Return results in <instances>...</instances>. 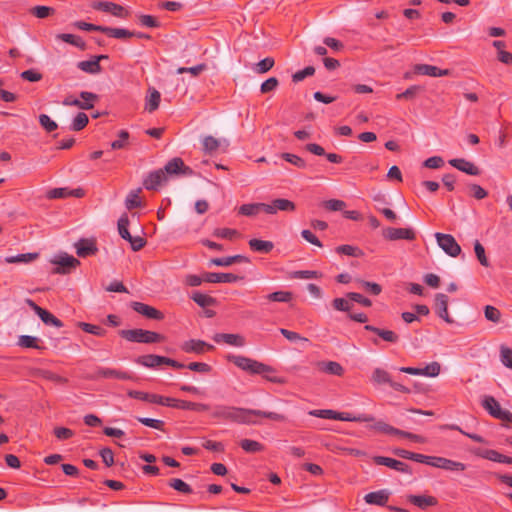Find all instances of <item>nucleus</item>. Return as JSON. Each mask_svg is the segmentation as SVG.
<instances>
[{
    "label": "nucleus",
    "instance_id": "nucleus-1",
    "mask_svg": "<svg viewBox=\"0 0 512 512\" xmlns=\"http://www.w3.org/2000/svg\"><path fill=\"white\" fill-rule=\"evenodd\" d=\"M213 418L230 421L244 425H260V418H267L275 422H286L287 416L282 413L268 412L258 409H248L227 405H215L211 408Z\"/></svg>",
    "mask_w": 512,
    "mask_h": 512
},
{
    "label": "nucleus",
    "instance_id": "nucleus-2",
    "mask_svg": "<svg viewBox=\"0 0 512 512\" xmlns=\"http://www.w3.org/2000/svg\"><path fill=\"white\" fill-rule=\"evenodd\" d=\"M227 360L229 362H232L234 365H236L239 369L252 374V375H262L267 380H269L272 383H282V379L279 377H269L267 374L274 372V368L264 364L262 362H259L257 360H254L252 358L242 356V355H234L229 354L227 355Z\"/></svg>",
    "mask_w": 512,
    "mask_h": 512
},
{
    "label": "nucleus",
    "instance_id": "nucleus-3",
    "mask_svg": "<svg viewBox=\"0 0 512 512\" xmlns=\"http://www.w3.org/2000/svg\"><path fill=\"white\" fill-rule=\"evenodd\" d=\"M119 335L125 340L134 343L151 344L162 342L164 340L163 335L154 331L144 330L140 328L120 330Z\"/></svg>",
    "mask_w": 512,
    "mask_h": 512
},
{
    "label": "nucleus",
    "instance_id": "nucleus-4",
    "mask_svg": "<svg viewBox=\"0 0 512 512\" xmlns=\"http://www.w3.org/2000/svg\"><path fill=\"white\" fill-rule=\"evenodd\" d=\"M51 263L57 266L53 270L54 274H69L80 265V261L77 258L67 253L55 256Z\"/></svg>",
    "mask_w": 512,
    "mask_h": 512
},
{
    "label": "nucleus",
    "instance_id": "nucleus-5",
    "mask_svg": "<svg viewBox=\"0 0 512 512\" xmlns=\"http://www.w3.org/2000/svg\"><path fill=\"white\" fill-rule=\"evenodd\" d=\"M102 378L129 380V381L136 380V377L131 372L120 370V369L108 368V367H98L95 371L93 379L98 380V379H102Z\"/></svg>",
    "mask_w": 512,
    "mask_h": 512
},
{
    "label": "nucleus",
    "instance_id": "nucleus-6",
    "mask_svg": "<svg viewBox=\"0 0 512 512\" xmlns=\"http://www.w3.org/2000/svg\"><path fill=\"white\" fill-rule=\"evenodd\" d=\"M435 238L439 247L449 256L457 257L461 253V247L456 242L455 238L450 234L437 232Z\"/></svg>",
    "mask_w": 512,
    "mask_h": 512
},
{
    "label": "nucleus",
    "instance_id": "nucleus-7",
    "mask_svg": "<svg viewBox=\"0 0 512 512\" xmlns=\"http://www.w3.org/2000/svg\"><path fill=\"white\" fill-rule=\"evenodd\" d=\"M95 10L110 13L115 17L125 19L129 16V12L121 5L109 1H95L91 4Z\"/></svg>",
    "mask_w": 512,
    "mask_h": 512
},
{
    "label": "nucleus",
    "instance_id": "nucleus-8",
    "mask_svg": "<svg viewBox=\"0 0 512 512\" xmlns=\"http://www.w3.org/2000/svg\"><path fill=\"white\" fill-rule=\"evenodd\" d=\"M162 170L166 173L167 178L174 175L191 176L193 174V170L189 166H186L184 161L179 157L169 160Z\"/></svg>",
    "mask_w": 512,
    "mask_h": 512
},
{
    "label": "nucleus",
    "instance_id": "nucleus-9",
    "mask_svg": "<svg viewBox=\"0 0 512 512\" xmlns=\"http://www.w3.org/2000/svg\"><path fill=\"white\" fill-rule=\"evenodd\" d=\"M382 235L385 239L390 240V241H397V240L413 241L416 238V234L412 228L388 227L382 231Z\"/></svg>",
    "mask_w": 512,
    "mask_h": 512
},
{
    "label": "nucleus",
    "instance_id": "nucleus-10",
    "mask_svg": "<svg viewBox=\"0 0 512 512\" xmlns=\"http://www.w3.org/2000/svg\"><path fill=\"white\" fill-rule=\"evenodd\" d=\"M76 254L81 258L94 256L98 252L96 240L94 238H81L75 242Z\"/></svg>",
    "mask_w": 512,
    "mask_h": 512
},
{
    "label": "nucleus",
    "instance_id": "nucleus-11",
    "mask_svg": "<svg viewBox=\"0 0 512 512\" xmlns=\"http://www.w3.org/2000/svg\"><path fill=\"white\" fill-rule=\"evenodd\" d=\"M168 181L166 173L162 169L150 172L143 180V186L147 190H158Z\"/></svg>",
    "mask_w": 512,
    "mask_h": 512
},
{
    "label": "nucleus",
    "instance_id": "nucleus-12",
    "mask_svg": "<svg viewBox=\"0 0 512 512\" xmlns=\"http://www.w3.org/2000/svg\"><path fill=\"white\" fill-rule=\"evenodd\" d=\"M471 452L480 458L487 459L497 463H511L512 460L510 456L503 455L494 449H483V448H475L471 450Z\"/></svg>",
    "mask_w": 512,
    "mask_h": 512
},
{
    "label": "nucleus",
    "instance_id": "nucleus-13",
    "mask_svg": "<svg viewBox=\"0 0 512 512\" xmlns=\"http://www.w3.org/2000/svg\"><path fill=\"white\" fill-rule=\"evenodd\" d=\"M131 308L141 314L142 316L148 318V319H153V320H162L164 319V314L150 306V305H147L145 303H142V302H137V301H134V302H131Z\"/></svg>",
    "mask_w": 512,
    "mask_h": 512
},
{
    "label": "nucleus",
    "instance_id": "nucleus-14",
    "mask_svg": "<svg viewBox=\"0 0 512 512\" xmlns=\"http://www.w3.org/2000/svg\"><path fill=\"white\" fill-rule=\"evenodd\" d=\"M294 210V202L283 198L274 199L271 203H265L264 207V212L267 214H276L278 211L291 212Z\"/></svg>",
    "mask_w": 512,
    "mask_h": 512
},
{
    "label": "nucleus",
    "instance_id": "nucleus-15",
    "mask_svg": "<svg viewBox=\"0 0 512 512\" xmlns=\"http://www.w3.org/2000/svg\"><path fill=\"white\" fill-rule=\"evenodd\" d=\"M242 276L233 273H217L206 272L204 273V280L208 283H235L242 280Z\"/></svg>",
    "mask_w": 512,
    "mask_h": 512
},
{
    "label": "nucleus",
    "instance_id": "nucleus-16",
    "mask_svg": "<svg viewBox=\"0 0 512 512\" xmlns=\"http://www.w3.org/2000/svg\"><path fill=\"white\" fill-rule=\"evenodd\" d=\"M373 461L377 465L387 466V467L394 469L401 473H410L411 472L409 466L406 463L396 460L394 458L385 457V456H375L373 458Z\"/></svg>",
    "mask_w": 512,
    "mask_h": 512
},
{
    "label": "nucleus",
    "instance_id": "nucleus-17",
    "mask_svg": "<svg viewBox=\"0 0 512 512\" xmlns=\"http://www.w3.org/2000/svg\"><path fill=\"white\" fill-rule=\"evenodd\" d=\"M214 346L203 340L191 339L181 344V350L185 353L203 354L205 350H212Z\"/></svg>",
    "mask_w": 512,
    "mask_h": 512
},
{
    "label": "nucleus",
    "instance_id": "nucleus-18",
    "mask_svg": "<svg viewBox=\"0 0 512 512\" xmlns=\"http://www.w3.org/2000/svg\"><path fill=\"white\" fill-rule=\"evenodd\" d=\"M435 310L437 315L447 323H452L449 312H448V296L443 293H437L435 295Z\"/></svg>",
    "mask_w": 512,
    "mask_h": 512
},
{
    "label": "nucleus",
    "instance_id": "nucleus-19",
    "mask_svg": "<svg viewBox=\"0 0 512 512\" xmlns=\"http://www.w3.org/2000/svg\"><path fill=\"white\" fill-rule=\"evenodd\" d=\"M449 164L452 167H454L468 175L478 176L481 173L480 169L477 166H475L472 162H470L464 158L451 159V160H449Z\"/></svg>",
    "mask_w": 512,
    "mask_h": 512
},
{
    "label": "nucleus",
    "instance_id": "nucleus-20",
    "mask_svg": "<svg viewBox=\"0 0 512 512\" xmlns=\"http://www.w3.org/2000/svg\"><path fill=\"white\" fill-rule=\"evenodd\" d=\"M76 197L81 198L84 196V190L81 188L77 189H68V188H54L48 191L47 198L49 199H61L67 197Z\"/></svg>",
    "mask_w": 512,
    "mask_h": 512
},
{
    "label": "nucleus",
    "instance_id": "nucleus-21",
    "mask_svg": "<svg viewBox=\"0 0 512 512\" xmlns=\"http://www.w3.org/2000/svg\"><path fill=\"white\" fill-rule=\"evenodd\" d=\"M213 340L216 343H226L235 347H242L245 345V339L239 334L232 333H217L213 336Z\"/></svg>",
    "mask_w": 512,
    "mask_h": 512
},
{
    "label": "nucleus",
    "instance_id": "nucleus-22",
    "mask_svg": "<svg viewBox=\"0 0 512 512\" xmlns=\"http://www.w3.org/2000/svg\"><path fill=\"white\" fill-rule=\"evenodd\" d=\"M389 496V491L383 489L366 494L364 500L370 505L384 506L388 502Z\"/></svg>",
    "mask_w": 512,
    "mask_h": 512
},
{
    "label": "nucleus",
    "instance_id": "nucleus-23",
    "mask_svg": "<svg viewBox=\"0 0 512 512\" xmlns=\"http://www.w3.org/2000/svg\"><path fill=\"white\" fill-rule=\"evenodd\" d=\"M77 68L81 71L95 75L102 71V67L99 64V57H92L90 60H84L77 63Z\"/></svg>",
    "mask_w": 512,
    "mask_h": 512
},
{
    "label": "nucleus",
    "instance_id": "nucleus-24",
    "mask_svg": "<svg viewBox=\"0 0 512 512\" xmlns=\"http://www.w3.org/2000/svg\"><path fill=\"white\" fill-rule=\"evenodd\" d=\"M248 263L250 262L249 258L244 255H234V256H227V257H221V258H213L210 260V265L215 266H223L227 267L234 263Z\"/></svg>",
    "mask_w": 512,
    "mask_h": 512
},
{
    "label": "nucleus",
    "instance_id": "nucleus-25",
    "mask_svg": "<svg viewBox=\"0 0 512 512\" xmlns=\"http://www.w3.org/2000/svg\"><path fill=\"white\" fill-rule=\"evenodd\" d=\"M364 329L366 331H370L377 334L381 339H383L386 342L396 343L399 340V336L391 330L380 329L369 324L365 325Z\"/></svg>",
    "mask_w": 512,
    "mask_h": 512
},
{
    "label": "nucleus",
    "instance_id": "nucleus-26",
    "mask_svg": "<svg viewBox=\"0 0 512 512\" xmlns=\"http://www.w3.org/2000/svg\"><path fill=\"white\" fill-rule=\"evenodd\" d=\"M408 501L421 509H425L429 506H435L438 503L435 497L426 495H409Z\"/></svg>",
    "mask_w": 512,
    "mask_h": 512
},
{
    "label": "nucleus",
    "instance_id": "nucleus-27",
    "mask_svg": "<svg viewBox=\"0 0 512 512\" xmlns=\"http://www.w3.org/2000/svg\"><path fill=\"white\" fill-rule=\"evenodd\" d=\"M56 39L61 40L65 43L71 44L80 50L84 51L87 49L86 42L78 35L61 33L56 35Z\"/></svg>",
    "mask_w": 512,
    "mask_h": 512
},
{
    "label": "nucleus",
    "instance_id": "nucleus-28",
    "mask_svg": "<svg viewBox=\"0 0 512 512\" xmlns=\"http://www.w3.org/2000/svg\"><path fill=\"white\" fill-rule=\"evenodd\" d=\"M35 313L39 316V318L46 325H51V326H54L57 328H61L63 326V323L61 320H59L52 313H50L49 311H47L41 307H35Z\"/></svg>",
    "mask_w": 512,
    "mask_h": 512
},
{
    "label": "nucleus",
    "instance_id": "nucleus-29",
    "mask_svg": "<svg viewBox=\"0 0 512 512\" xmlns=\"http://www.w3.org/2000/svg\"><path fill=\"white\" fill-rule=\"evenodd\" d=\"M248 244L252 251L264 254L270 253L274 248L273 242L256 238L249 240Z\"/></svg>",
    "mask_w": 512,
    "mask_h": 512
},
{
    "label": "nucleus",
    "instance_id": "nucleus-30",
    "mask_svg": "<svg viewBox=\"0 0 512 512\" xmlns=\"http://www.w3.org/2000/svg\"><path fill=\"white\" fill-rule=\"evenodd\" d=\"M163 359H164V356L149 354V355L140 356L136 360V362L144 367H147V368H155V367L163 364Z\"/></svg>",
    "mask_w": 512,
    "mask_h": 512
},
{
    "label": "nucleus",
    "instance_id": "nucleus-31",
    "mask_svg": "<svg viewBox=\"0 0 512 512\" xmlns=\"http://www.w3.org/2000/svg\"><path fill=\"white\" fill-rule=\"evenodd\" d=\"M156 404L186 410L187 401L158 395Z\"/></svg>",
    "mask_w": 512,
    "mask_h": 512
},
{
    "label": "nucleus",
    "instance_id": "nucleus-32",
    "mask_svg": "<svg viewBox=\"0 0 512 512\" xmlns=\"http://www.w3.org/2000/svg\"><path fill=\"white\" fill-rule=\"evenodd\" d=\"M80 105H78V108L82 110H89L94 107V102H96L99 99V96L95 93L88 92V91H82L80 92Z\"/></svg>",
    "mask_w": 512,
    "mask_h": 512
},
{
    "label": "nucleus",
    "instance_id": "nucleus-33",
    "mask_svg": "<svg viewBox=\"0 0 512 512\" xmlns=\"http://www.w3.org/2000/svg\"><path fill=\"white\" fill-rule=\"evenodd\" d=\"M265 203H248L239 207L238 213L244 216H255L259 211H264Z\"/></svg>",
    "mask_w": 512,
    "mask_h": 512
},
{
    "label": "nucleus",
    "instance_id": "nucleus-34",
    "mask_svg": "<svg viewBox=\"0 0 512 512\" xmlns=\"http://www.w3.org/2000/svg\"><path fill=\"white\" fill-rule=\"evenodd\" d=\"M149 92L150 95L146 98L145 109L148 112L152 113L158 109L161 100V95L159 91H157L154 88H150Z\"/></svg>",
    "mask_w": 512,
    "mask_h": 512
},
{
    "label": "nucleus",
    "instance_id": "nucleus-35",
    "mask_svg": "<svg viewBox=\"0 0 512 512\" xmlns=\"http://www.w3.org/2000/svg\"><path fill=\"white\" fill-rule=\"evenodd\" d=\"M40 339L35 336L21 335L18 338L17 345L23 348H33L41 350L42 346L39 345Z\"/></svg>",
    "mask_w": 512,
    "mask_h": 512
},
{
    "label": "nucleus",
    "instance_id": "nucleus-36",
    "mask_svg": "<svg viewBox=\"0 0 512 512\" xmlns=\"http://www.w3.org/2000/svg\"><path fill=\"white\" fill-rule=\"evenodd\" d=\"M104 34L116 39H125L133 37L135 35V32L129 31L124 28H112L105 26Z\"/></svg>",
    "mask_w": 512,
    "mask_h": 512
},
{
    "label": "nucleus",
    "instance_id": "nucleus-37",
    "mask_svg": "<svg viewBox=\"0 0 512 512\" xmlns=\"http://www.w3.org/2000/svg\"><path fill=\"white\" fill-rule=\"evenodd\" d=\"M240 447L247 453H258L264 450V445L256 440L243 439L239 443Z\"/></svg>",
    "mask_w": 512,
    "mask_h": 512
},
{
    "label": "nucleus",
    "instance_id": "nucleus-38",
    "mask_svg": "<svg viewBox=\"0 0 512 512\" xmlns=\"http://www.w3.org/2000/svg\"><path fill=\"white\" fill-rule=\"evenodd\" d=\"M320 365H321V370L327 374H331V375H335V376H342L344 373V368L338 362L327 361V362H322Z\"/></svg>",
    "mask_w": 512,
    "mask_h": 512
},
{
    "label": "nucleus",
    "instance_id": "nucleus-39",
    "mask_svg": "<svg viewBox=\"0 0 512 512\" xmlns=\"http://www.w3.org/2000/svg\"><path fill=\"white\" fill-rule=\"evenodd\" d=\"M482 406L489 412L491 416L494 418L498 414V411H501L502 408L499 402L492 396H485L482 400Z\"/></svg>",
    "mask_w": 512,
    "mask_h": 512
},
{
    "label": "nucleus",
    "instance_id": "nucleus-40",
    "mask_svg": "<svg viewBox=\"0 0 512 512\" xmlns=\"http://www.w3.org/2000/svg\"><path fill=\"white\" fill-rule=\"evenodd\" d=\"M371 380L373 381V383L377 385H389L392 379L390 374L386 370L382 368H376L372 373Z\"/></svg>",
    "mask_w": 512,
    "mask_h": 512
},
{
    "label": "nucleus",
    "instance_id": "nucleus-41",
    "mask_svg": "<svg viewBox=\"0 0 512 512\" xmlns=\"http://www.w3.org/2000/svg\"><path fill=\"white\" fill-rule=\"evenodd\" d=\"M127 395L130 398L138 399V400H141L144 402L154 403V404L157 403V396H158L157 394H151V393L137 391V390H129L127 392Z\"/></svg>",
    "mask_w": 512,
    "mask_h": 512
},
{
    "label": "nucleus",
    "instance_id": "nucleus-42",
    "mask_svg": "<svg viewBox=\"0 0 512 512\" xmlns=\"http://www.w3.org/2000/svg\"><path fill=\"white\" fill-rule=\"evenodd\" d=\"M191 298L195 303H197L200 307L203 308L212 306L216 303L215 298L201 292H194Z\"/></svg>",
    "mask_w": 512,
    "mask_h": 512
},
{
    "label": "nucleus",
    "instance_id": "nucleus-43",
    "mask_svg": "<svg viewBox=\"0 0 512 512\" xmlns=\"http://www.w3.org/2000/svg\"><path fill=\"white\" fill-rule=\"evenodd\" d=\"M265 298L272 302H290L293 294L290 291H275L265 296Z\"/></svg>",
    "mask_w": 512,
    "mask_h": 512
},
{
    "label": "nucleus",
    "instance_id": "nucleus-44",
    "mask_svg": "<svg viewBox=\"0 0 512 512\" xmlns=\"http://www.w3.org/2000/svg\"><path fill=\"white\" fill-rule=\"evenodd\" d=\"M202 144L204 152L212 154L220 148L222 142L213 136H206L204 137Z\"/></svg>",
    "mask_w": 512,
    "mask_h": 512
},
{
    "label": "nucleus",
    "instance_id": "nucleus-45",
    "mask_svg": "<svg viewBox=\"0 0 512 512\" xmlns=\"http://www.w3.org/2000/svg\"><path fill=\"white\" fill-rule=\"evenodd\" d=\"M275 61L272 57H266L254 64L253 71L257 74H264L273 68Z\"/></svg>",
    "mask_w": 512,
    "mask_h": 512
},
{
    "label": "nucleus",
    "instance_id": "nucleus-46",
    "mask_svg": "<svg viewBox=\"0 0 512 512\" xmlns=\"http://www.w3.org/2000/svg\"><path fill=\"white\" fill-rule=\"evenodd\" d=\"M39 256L38 253H25L18 254L16 256H9L5 258L7 263H29L33 260L37 259Z\"/></svg>",
    "mask_w": 512,
    "mask_h": 512
},
{
    "label": "nucleus",
    "instance_id": "nucleus-47",
    "mask_svg": "<svg viewBox=\"0 0 512 512\" xmlns=\"http://www.w3.org/2000/svg\"><path fill=\"white\" fill-rule=\"evenodd\" d=\"M336 252L351 257H361L363 255V251L360 248L348 244L338 246Z\"/></svg>",
    "mask_w": 512,
    "mask_h": 512
},
{
    "label": "nucleus",
    "instance_id": "nucleus-48",
    "mask_svg": "<svg viewBox=\"0 0 512 512\" xmlns=\"http://www.w3.org/2000/svg\"><path fill=\"white\" fill-rule=\"evenodd\" d=\"M78 326L86 333L93 334L95 336L103 337L106 335V330L98 325L86 323V322H79Z\"/></svg>",
    "mask_w": 512,
    "mask_h": 512
},
{
    "label": "nucleus",
    "instance_id": "nucleus-49",
    "mask_svg": "<svg viewBox=\"0 0 512 512\" xmlns=\"http://www.w3.org/2000/svg\"><path fill=\"white\" fill-rule=\"evenodd\" d=\"M89 122L88 116L84 112H79L73 119L70 129L80 131L84 129Z\"/></svg>",
    "mask_w": 512,
    "mask_h": 512
},
{
    "label": "nucleus",
    "instance_id": "nucleus-50",
    "mask_svg": "<svg viewBox=\"0 0 512 512\" xmlns=\"http://www.w3.org/2000/svg\"><path fill=\"white\" fill-rule=\"evenodd\" d=\"M168 485L183 494H191L192 488L189 484L179 478H173L169 481Z\"/></svg>",
    "mask_w": 512,
    "mask_h": 512
},
{
    "label": "nucleus",
    "instance_id": "nucleus-51",
    "mask_svg": "<svg viewBox=\"0 0 512 512\" xmlns=\"http://www.w3.org/2000/svg\"><path fill=\"white\" fill-rule=\"evenodd\" d=\"M129 219L126 214L122 215L118 220V231L120 236L125 240H130L131 234L128 230Z\"/></svg>",
    "mask_w": 512,
    "mask_h": 512
},
{
    "label": "nucleus",
    "instance_id": "nucleus-52",
    "mask_svg": "<svg viewBox=\"0 0 512 512\" xmlns=\"http://www.w3.org/2000/svg\"><path fill=\"white\" fill-rule=\"evenodd\" d=\"M441 366L438 362L434 361L421 368V376L436 377L439 375Z\"/></svg>",
    "mask_w": 512,
    "mask_h": 512
},
{
    "label": "nucleus",
    "instance_id": "nucleus-53",
    "mask_svg": "<svg viewBox=\"0 0 512 512\" xmlns=\"http://www.w3.org/2000/svg\"><path fill=\"white\" fill-rule=\"evenodd\" d=\"M474 252L482 266L488 267L490 265L488 258L485 255V248L478 240L474 243Z\"/></svg>",
    "mask_w": 512,
    "mask_h": 512
},
{
    "label": "nucleus",
    "instance_id": "nucleus-54",
    "mask_svg": "<svg viewBox=\"0 0 512 512\" xmlns=\"http://www.w3.org/2000/svg\"><path fill=\"white\" fill-rule=\"evenodd\" d=\"M361 287L371 295H379L382 292V287L378 283L369 282L365 280H357Z\"/></svg>",
    "mask_w": 512,
    "mask_h": 512
},
{
    "label": "nucleus",
    "instance_id": "nucleus-55",
    "mask_svg": "<svg viewBox=\"0 0 512 512\" xmlns=\"http://www.w3.org/2000/svg\"><path fill=\"white\" fill-rule=\"evenodd\" d=\"M371 429H374L375 431H378L383 434H391L395 435L397 432V428L385 423L384 421H376L372 426H370Z\"/></svg>",
    "mask_w": 512,
    "mask_h": 512
},
{
    "label": "nucleus",
    "instance_id": "nucleus-56",
    "mask_svg": "<svg viewBox=\"0 0 512 512\" xmlns=\"http://www.w3.org/2000/svg\"><path fill=\"white\" fill-rule=\"evenodd\" d=\"M39 123L47 132H53L58 128L57 123L52 120L47 114L39 115Z\"/></svg>",
    "mask_w": 512,
    "mask_h": 512
},
{
    "label": "nucleus",
    "instance_id": "nucleus-57",
    "mask_svg": "<svg viewBox=\"0 0 512 512\" xmlns=\"http://www.w3.org/2000/svg\"><path fill=\"white\" fill-rule=\"evenodd\" d=\"M137 420L141 424H143L147 427L153 428V429H157V430H163V427L165 424L164 421H162V420L148 418V417H137Z\"/></svg>",
    "mask_w": 512,
    "mask_h": 512
},
{
    "label": "nucleus",
    "instance_id": "nucleus-58",
    "mask_svg": "<svg viewBox=\"0 0 512 512\" xmlns=\"http://www.w3.org/2000/svg\"><path fill=\"white\" fill-rule=\"evenodd\" d=\"M438 71V67L428 64H418L415 66V72L421 75H427L431 77H436V73Z\"/></svg>",
    "mask_w": 512,
    "mask_h": 512
},
{
    "label": "nucleus",
    "instance_id": "nucleus-59",
    "mask_svg": "<svg viewBox=\"0 0 512 512\" xmlns=\"http://www.w3.org/2000/svg\"><path fill=\"white\" fill-rule=\"evenodd\" d=\"M126 208L128 210L138 208L141 206V201L138 195V191H131L125 201Z\"/></svg>",
    "mask_w": 512,
    "mask_h": 512
},
{
    "label": "nucleus",
    "instance_id": "nucleus-60",
    "mask_svg": "<svg viewBox=\"0 0 512 512\" xmlns=\"http://www.w3.org/2000/svg\"><path fill=\"white\" fill-rule=\"evenodd\" d=\"M315 73V68L313 66H307L302 70L297 71L292 75L293 82L297 83L304 80L308 76H312Z\"/></svg>",
    "mask_w": 512,
    "mask_h": 512
},
{
    "label": "nucleus",
    "instance_id": "nucleus-61",
    "mask_svg": "<svg viewBox=\"0 0 512 512\" xmlns=\"http://www.w3.org/2000/svg\"><path fill=\"white\" fill-rule=\"evenodd\" d=\"M466 468H467V465L465 463L447 458V460L445 462V467L443 470L451 471V472H462Z\"/></svg>",
    "mask_w": 512,
    "mask_h": 512
},
{
    "label": "nucleus",
    "instance_id": "nucleus-62",
    "mask_svg": "<svg viewBox=\"0 0 512 512\" xmlns=\"http://www.w3.org/2000/svg\"><path fill=\"white\" fill-rule=\"evenodd\" d=\"M485 318L491 322L497 323L500 320L501 313L500 311L491 305L485 306L484 309Z\"/></svg>",
    "mask_w": 512,
    "mask_h": 512
},
{
    "label": "nucleus",
    "instance_id": "nucleus-63",
    "mask_svg": "<svg viewBox=\"0 0 512 512\" xmlns=\"http://www.w3.org/2000/svg\"><path fill=\"white\" fill-rule=\"evenodd\" d=\"M138 20H139L140 25L145 26V27L157 28L160 26L159 21L151 15H146V14L139 15Z\"/></svg>",
    "mask_w": 512,
    "mask_h": 512
},
{
    "label": "nucleus",
    "instance_id": "nucleus-64",
    "mask_svg": "<svg viewBox=\"0 0 512 512\" xmlns=\"http://www.w3.org/2000/svg\"><path fill=\"white\" fill-rule=\"evenodd\" d=\"M501 361L504 366L508 368H512V347H502L501 348Z\"/></svg>",
    "mask_w": 512,
    "mask_h": 512
}]
</instances>
